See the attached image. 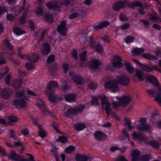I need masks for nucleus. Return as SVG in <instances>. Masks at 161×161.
I'll list each match as a JSON object with an SVG mask.
<instances>
[{"label":"nucleus","instance_id":"obj_61","mask_svg":"<svg viewBox=\"0 0 161 161\" xmlns=\"http://www.w3.org/2000/svg\"><path fill=\"white\" fill-rule=\"evenodd\" d=\"M132 5V8H133L134 6L138 7H142V3L139 2H135L134 3L131 4Z\"/></svg>","mask_w":161,"mask_h":161},{"label":"nucleus","instance_id":"obj_64","mask_svg":"<svg viewBox=\"0 0 161 161\" xmlns=\"http://www.w3.org/2000/svg\"><path fill=\"white\" fill-rule=\"evenodd\" d=\"M85 108V106H80L77 108H75L76 109L77 113L81 112V111L84 110Z\"/></svg>","mask_w":161,"mask_h":161},{"label":"nucleus","instance_id":"obj_40","mask_svg":"<svg viewBox=\"0 0 161 161\" xmlns=\"http://www.w3.org/2000/svg\"><path fill=\"white\" fill-rule=\"evenodd\" d=\"M27 12H25L24 13L22 17L19 19V23L21 24H23L25 23L26 22V17L27 15Z\"/></svg>","mask_w":161,"mask_h":161},{"label":"nucleus","instance_id":"obj_33","mask_svg":"<svg viewBox=\"0 0 161 161\" xmlns=\"http://www.w3.org/2000/svg\"><path fill=\"white\" fill-rule=\"evenodd\" d=\"M13 31L15 34L18 35H20L25 33L24 31L20 28L16 27L14 28Z\"/></svg>","mask_w":161,"mask_h":161},{"label":"nucleus","instance_id":"obj_41","mask_svg":"<svg viewBox=\"0 0 161 161\" xmlns=\"http://www.w3.org/2000/svg\"><path fill=\"white\" fill-rule=\"evenodd\" d=\"M87 54V52L86 51H84L79 55V57L80 60H82L86 61L87 60L86 56Z\"/></svg>","mask_w":161,"mask_h":161},{"label":"nucleus","instance_id":"obj_54","mask_svg":"<svg viewBox=\"0 0 161 161\" xmlns=\"http://www.w3.org/2000/svg\"><path fill=\"white\" fill-rule=\"evenodd\" d=\"M52 125L53 128L54 130L58 133H60V131L58 128V123H55L54 122H53L52 124Z\"/></svg>","mask_w":161,"mask_h":161},{"label":"nucleus","instance_id":"obj_8","mask_svg":"<svg viewBox=\"0 0 161 161\" xmlns=\"http://www.w3.org/2000/svg\"><path fill=\"white\" fill-rule=\"evenodd\" d=\"M66 22L64 21L61 23L58 27L57 31L61 36H66L67 35V29L66 26Z\"/></svg>","mask_w":161,"mask_h":161},{"label":"nucleus","instance_id":"obj_15","mask_svg":"<svg viewBox=\"0 0 161 161\" xmlns=\"http://www.w3.org/2000/svg\"><path fill=\"white\" fill-rule=\"evenodd\" d=\"M46 5L49 9H56L60 8L61 4L56 1H52L46 4Z\"/></svg>","mask_w":161,"mask_h":161},{"label":"nucleus","instance_id":"obj_20","mask_svg":"<svg viewBox=\"0 0 161 161\" xmlns=\"http://www.w3.org/2000/svg\"><path fill=\"white\" fill-rule=\"evenodd\" d=\"M22 83V80L19 78L14 81L12 83V85L15 88L19 89L21 87Z\"/></svg>","mask_w":161,"mask_h":161},{"label":"nucleus","instance_id":"obj_60","mask_svg":"<svg viewBox=\"0 0 161 161\" xmlns=\"http://www.w3.org/2000/svg\"><path fill=\"white\" fill-rule=\"evenodd\" d=\"M0 153H1L4 156H6L7 153L4 148L0 145Z\"/></svg>","mask_w":161,"mask_h":161},{"label":"nucleus","instance_id":"obj_62","mask_svg":"<svg viewBox=\"0 0 161 161\" xmlns=\"http://www.w3.org/2000/svg\"><path fill=\"white\" fill-rule=\"evenodd\" d=\"M6 18L8 20L13 21L14 20V17L13 15L10 14H8L6 15Z\"/></svg>","mask_w":161,"mask_h":161},{"label":"nucleus","instance_id":"obj_3","mask_svg":"<svg viewBox=\"0 0 161 161\" xmlns=\"http://www.w3.org/2000/svg\"><path fill=\"white\" fill-rule=\"evenodd\" d=\"M140 125H138V129L141 131H147L148 132L152 131L153 128L149 124H146L147 119L145 118H142L139 120Z\"/></svg>","mask_w":161,"mask_h":161},{"label":"nucleus","instance_id":"obj_17","mask_svg":"<svg viewBox=\"0 0 161 161\" xmlns=\"http://www.w3.org/2000/svg\"><path fill=\"white\" fill-rule=\"evenodd\" d=\"M13 93L12 90L9 88H5L0 92V95L3 97L7 98L9 95H11Z\"/></svg>","mask_w":161,"mask_h":161},{"label":"nucleus","instance_id":"obj_13","mask_svg":"<svg viewBox=\"0 0 161 161\" xmlns=\"http://www.w3.org/2000/svg\"><path fill=\"white\" fill-rule=\"evenodd\" d=\"M8 157V159L15 161H20L21 158V156L13 150L11 151V153Z\"/></svg>","mask_w":161,"mask_h":161},{"label":"nucleus","instance_id":"obj_50","mask_svg":"<svg viewBox=\"0 0 161 161\" xmlns=\"http://www.w3.org/2000/svg\"><path fill=\"white\" fill-rule=\"evenodd\" d=\"M88 87L91 89H94L97 87V85L96 82H92L88 85Z\"/></svg>","mask_w":161,"mask_h":161},{"label":"nucleus","instance_id":"obj_43","mask_svg":"<svg viewBox=\"0 0 161 161\" xmlns=\"http://www.w3.org/2000/svg\"><path fill=\"white\" fill-rule=\"evenodd\" d=\"M22 49L21 48H19L18 49V55L19 56V57L21 58H22L26 59L27 58H28V57L26 55H23L21 53V51L22 50Z\"/></svg>","mask_w":161,"mask_h":161},{"label":"nucleus","instance_id":"obj_21","mask_svg":"<svg viewBox=\"0 0 161 161\" xmlns=\"http://www.w3.org/2000/svg\"><path fill=\"white\" fill-rule=\"evenodd\" d=\"M135 75L140 81H143L144 75L142 71L139 69H136Z\"/></svg>","mask_w":161,"mask_h":161},{"label":"nucleus","instance_id":"obj_45","mask_svg":"<svg viewBox=\"0 0 161 161\" xmlns=\"http://www.w3.org/2000/svg\"><path fill=\"white\" fill-rule=\"evenodd\" d=\"M45 17L47 20L49 22H52L53 20V16L48 14H46Z\"/></svg>","mask_w":161,"mask_h":161},{"label":"nucleus","instance_id":"obj_36","mask_svg":"<svg viewBox=\"0 0 161 161\" xmlns=\"http://www.w3.org/2000/svg\"><path fill=\"white\" fill-rule=\"evenodd\" d=\"M142 57L143 58L149 60L154 59L156 58V57L152 55L149 53L143 54L142 55Z\"/></svg>","mask_w":161,"mask_h":161},{"label":"nucleus","instance_id":"obj_58","mask_svg":"<svg viewBox=\"0 0 161 161\" xmlns=\"http://www.w3.org/2000/svg\"><path fill=\"white\" fill-rule=\"evenodd\" d=\"M111 106L113 108L117 109L119 106H121V105L120 104V103L119 101L118 103H117L114 102L112 103Z\"/></svg>","mask_w":161,"mask_h":161},{"label":"nucleus","instance_id":"obj_6","mask_svg":"<svg viewBox=\"0 0 161 161\" xmlns=\"http://www.w3.org/2000/svg\"><path fill=\"white\" fill-rule=\"evenodd\" d=\"M28 101V98L27 96H24L23 98L19 99H17L13 102V105L19 108H25L27 107V101Z\"/></svg>","mask_w":161,"mask_h":161},{"label":"nucleus","instance_id":"obj_25","mask_svg":"<svg viewBox=\"0 0 161 161\" xmlns=\"http://www.w3.org/2000/svg\"><path fill=\"white\" fill-rule=\"evenodd\" d=\"M144 51V50L143 48H136L132 50V53L134 55H140L142 54Z\"/></svg>","mask_w":161,"mask_h":161},{"label":"nucleus","instance_id":"obj_23","mask_svg":"<svg viewBox=\"0 0 161 161\" xmlns=\"http://www.w3.org/2000/svg\"><path fill=\"white\" fill-rule=\"evenodd\" d=\"M101 101L103 108L107 106H108V105L110 104L109 101L106 97L105 96H104L101 97Z\"/></svg>","mask_w":161,"mask_h":161},{"label":"nucleus","instance_id":"obj_55","mask_svg":"<svg viewBox=\"0 0 161 161\" xmlns=\"http://www.w3.org/2000/svg\"><path fill=\"white\" fill-rule=\"evenodd\" d=\"M99 24L101 28H102L109 25V23L108 21H103L100 22Z\"/></svg>","mask_w":161,"mask_h":161},{"label":"nucleus","instance_id":"obj_47","mask_svg":"<svg viewBox=\"0 0 161 161\" xmlns=\"http://www.w3.org/2000/svg\"><path fill=\"white\" fill-rule=\"evenodd\" d=\"M9 132L10 134V137L13 138L15 140H17V137L15 135V132L13 130H10Z\"/></svg>","mask_w":161,"mask_h":161},{"label":"nucleus","instance_id":"obj_49","mask_svg":"<svg viewBox=\"0 0 161 161\" xmlns=\"http://www.w3.org/2000/svg\"><path fill=\"white\" fill-rule=\"evenodd\" d=\"M142 67L141 68L147 72H152V69L151 68L147 66L144 65L143 64L142 66Z\"/></svg>","mask_w":161,"mask_h":161},{"label":"nucleus","instance_id":"obj_9","mask_svg":"<svg viewBox=\"0 0 161 161\" xmlns=\"http://www.w3.org/2000/svg\"><path fill=\"white\" fill-rule=\"evenodd\" d=\"M117 80L120 85L124 86L128 85L130 83L129 79L125 75L118 77Z\"/></svg>","mask_w":161,"mask_h":161},{"label":"nucleus","instance_id":"obj_26","mask_svg":"<svg viewBox=\"0 0 161 161\" xmlns=\"http://www.w3.org/2000/svg\"><path fill=\"white\" fill-rule=\"evenodd\" d=\"M88 159V158L87 156L80 154L77 155L76 158L77 161H87Z\"/></svg>","mask_w":161,"mask_h":161},{"label":"nucleus","instance_id":"obj_28","mask_svg":"<svg viewBox=\"0 0 161 161\" xmlns=\"http://www.w3.org/2000/svg\"><path fill=\"white\" fill-rule=\"evenodd\" d=\"M160 116L157 114L153 115L150 118L151 121L153 123H157L160 119Z\"/></svg>","mask_w":161,"mask_h":161},{"label":"nucleus","instance_id":"obj_27","mask_svg":"<svg viewBox=\"0 0 161 161\" xmlns=\"http://www.w3.org/2000/svg\"><path fill=\"white\" fill-rule=\"evenodd\" d=\"M37 106L41 108L45 109V107L44 102L40 98L38 99L36 101Z\"/></svg>","mask_w":161,"mask_h":161},{"label":"nucleus","instance_id":"obj_14","mask_svg":"<svg viewBox=\"0 0 161 161\" xmlns=\"http://www.w3.org/2000/svg\"><path fill=\"white\" fill-rule=\"evenodd\" d=\"M73 11L76 12L72 13L69 16V18L70 19H72L78 17V15H82L84 14V11L81 10L80 8H73L72 9Z\"/></svg>","mask_w":161,"mask_h":161},{"label":"nucleus","instance_id":"obj_31","mask_svg":"<svg viewBox=\"0 0 161 161\" xmlns=\"http://www.w3.org/2000/svg\"><path fill=\"white\" fill-rule=\"evenodd\" d=\"M76 112V109L75 108L70 109L65 112L64 115L66 116H69L77 113Z\"/></svg>","mask_w":161,"mask_h":161},{"label":"nucleus","instance_id":"obj_44","mask_svg":"<svg viewBox=\"0 0 161 161\" xmlns=\"http://www.w3.org/2000/svg\"><path fill=\"white\" fill-rule=\"evenodd\" d=\"M55 59V56L53 54L50 55L47 59V62L49 63L53 62Z\"/></svg>","mask_w":161,"mask_h":161},{"label":"nucleus","instance_id":"obj_11","mask_svg":"<svg viewBox=\"0 0 161 161\" xmlns=\"http://www.w3.org/2000/svg\"><path fill=\"white\" fill-rule=\"evenodd\" d=\"M119 100L120 104L122 106H127L131 100V98L127 96H124L121 97H118L117 98Z\"/></svg>","mask_w":161,"mask_h":161},{"label":"nucleus","instance_id":"obj_4","mask_svg":"<svg viewBox=\"0 0 161 161\" xmlns=\"http://www.w3.org/2000/svg\"><path fill=\"white\" fill-rule=\"evenodd\" d=\"M140 152L137 150H133L132 152V161H149V158L146 155L139 157Z\"/></svg>","mask_w":161,"mask_h":161},{"label":"nucleus","instance_id":"obj_48","mask_svg":"<svg viewBox=\"0 0 161 161\" xmlns=\"http://www.w3.org/2000/svg\"><path fill=\"white\" fill-rule=\"evenodd\" d=\"M105 110L106 113L107 115L110 114L112 113V110L110 107V105H108L103 108Z\"/></svg>","mask_w":161,"mask_h":161},{"label":"nucleus","instance_id":"obj_35","mask_svg":"<svg viewBox=\"0 0 161 161\" xmlns=\"http://www.w3.org/2000/svg\"><path fill=\"white\" fill-rule=\"evenodd\" d=\"M75 147L72 145H70L67 148L65 149V152L67 153H71L75 149Z\"/></svg>","mask_w":161,"mask_h":161},{"label":"nucleus","instance_id":"obj_38","mask_svg":"<svg viewBox=\"0 0 161 161\" xmlns=\"http://www.w3.org/2000/svg\"><path fill=\"white\" fill-rule=\"evenodd\" d=\"M8 119L12 122H16L19 120V118L18 117L13 115L9 116L8 117Z\"/></svg>","mask_w":161,"mask_h":161},{"label":"nucleus","instance_id":"obj_2","mask_svg":"<svg viewBox=\"0 0 161 161\" xmlns=\"http://www.w3.org/2000/svg\"><path fill=\"white\" fill-rule=\"evenodd\" d=\"M58 83L55 81L52 80L50 81L47 85V90L52 91L49 93V97L51 98V100L54 101L56 98L57 96L55 93V92L53 91L54 88L59 87Z\"/></svg>","mask_w":161,"mask_h":161},{"label":"nucleus","instance_id":"obj_34","mask_svg":"<svg viewBox=\"0 0 161 161\" xmlns=\"http://www.w3.org/2000/svg\"><path fill=\"white\" fill-rule=\"evenodd\" d=\"M149 144L154 148H158L161 146V144L157 141L153 140L149 142Z\"/></svg>","mask_w":161,"mask_h":161},{"label":"nucleus","instance_id":"obj_18","mask_svg":"<svg viewBox=\"0 0 161 161\" xmlns=\"http://www.w3.org/2000/svg\"><path fill=\"white\" fill-rule=\"evenodd\" d=\"M64 98L67 102L71 103L74 102L75 100L76 97L75 94H68L65 95Z\"/></svg>","mask_w":161,"mask_h":161},{"label":"nucleus","instance_id":"obj_29","mask_svg":"<svg viewBox=\"0 0 161 161\" xmlns=\"http://www.w3.org/2000/svg\"><path fill=\"white\" fill-rule=\"evenodd\" d=\"M38 58V55L36 53H33L28 56L29 61L32 62H36Z\"/></svg>","mask_w":161,"mask_h":161},{"label":"nucleus","instance_id":"obj_1","mask_svg":"<svg viewBox=\"0 0 161 161\" xmlns=\"http://www.w3.org/2000/svg\"><path fill=\"white\" fill-rule=\"evenodd\" d=\"M112 62V66L115 68H122L124 64H125V66L127 70L130 74H133L134 69L133 68L130 62H126L120 56L116 55L114 56L111 60Z\"/></svg>","mask_w":161,"mask_h":161},{"label":"nucleus","instance_id":"obj_52","mask_svg":"<svg viewBox=\"0 0 161 161\" xmlns=\"http://www.w3.org/2000/svg\"><path fill=\"white\" fill-rule=\"evenodd\" d=\"M98 100L97 97H93V99L91 101L92 105H97L98 104Z\"/></svg>","mask_w":161,"mask_h":161},{"label":"nucleus","instance_id":"obj_53","mask_svg":"<svg viewBox=\"0 0 161 161\" xmlns=\"http://www.w3.org/2000/svg\"><path fill=\"white\" fill-rule=\"evenodd\" d=\"M11 76L10 75H8L5 77V82L7 85H10V80Z\"/></svg>","mask_w":161,"mask_h":161},{"label":"nucleus","instance_id":"obj_12","mask_svg":"<svg viewBox=\"0 0 161 161\" xmlns=\"http://www.w3.org/2000/svg\"><path fill=\"white\" fill-rule=\"evenodd\" d=\"M40 49L43 55H47L50 52V47L49 45L46 43H44L42 45Z\"/></svg>","mask_w":161,"mask_h":161},{"label":"nucleus","instance_id":"obj_56","mask_svg":"<svg viewBox=\"0 0 161 161\" xmlns=\"http://www.w3.org/2000/svg\"><path fill=\"white\" fill-rule=\"evenodd\" d=\"M38 132L39 133V136L42 138H43L46 136V133L45 131L41 130L38 131Z\"/></svg>","mask_w":161,"mask_h":161},{"label":"nucleus","instance_id":"obj_42","mask_svg":"<svg viewBox=\"0 0 161 161\" xmlns=\"http://www.w3.org/2000/svg\"><path fill=\"white\" fill-rule=\"evenodd\" d=\"M35 12L36 14L38 16H42L43 13V11L42 9L41 8L39 7H38L36 9Z\"/></svg>","mask_w":161,"mask_h":161},{"label":"nucleus","instance_id":"obj_24","mask_svg":"<svg viewBox=\"0 0 161 161\" xmlns=\"http://www.w3.org/2000/svg\"><path fill=\"white\" fill-rule=\"evenodd\" d=\"M2 42L3 45L5 46L7 50L10 51L13 49V47L11 45L7 39L3 40Z\"/></svg>","mask_w":161,"mask_h":161},{"label":"nucleus","instance_id":"obj_5","mask_svg":"<svg viewBox=\"0 0 161 161\" xmlns=\"http://www.w3.org/2000/svg\"><path fill=\"white\" fill-rule=\"evenodd\" d=\"M104 88L106 89H109L114 92L118 91V82L117 80L109 81L104 84Z\"/></svg>","mask_w":161,"mask_h":161},{"label":"nucleus","instance_id":"obj_7","mask_svg":"<svg viewBox=\"0 0 161 161\" xmlns=\"http://www.w3.org/2000/svg\"><path fill=\"white\" fill-rule=\"evenodd\" d=\"M147 92L151 96L154 97V100L156 101L161 107V92L157 93L155 91L152 90H147Z\"/></svg>","mask_w":161,"mask_h":161},{"label":"nucleus","instance_id":"obj_37","mask_svg":"<svg viewBox=\"0 0 161 161\" xmlns=\"http://www.w3.org/2000/svg\"><path fill=\"white\" fill-rule=\"evenodd\" d=\"M68 141V138L64 136H60L57 140V141L62 143H64Z\"/></svg>","mask_w":161,"mask_h":161},{"label":"nucleus","instance_id":"obj_19","mask_svg":"<svg viewBox=\"0 0 161 161\" xmlns=\"http://www.w3.org/2000/svg\"><path fill=\"white\" fill-rule=\"evenodd\" d=\"M100 64V62L97 59L92 60L89 64V66L92 69H97L98 68Z\"/></svg>","mask_w":161,"mask_h":161},{"label":"nucleus","instance_id":"obj_16","mask_svg":"<svg viewBox=\"0 0 161 161\" xmlns=\"http://www.w3.org/2000/svg\"><path fill=\"white\" fill-rule=\"evenodd\" d=\"M94 136L95 139L97 141H101L106 139L107 136L100 131H96L94 134Z\"/></svg>","mask_w":161,"mask_h":161},{"label":"nucleus","instance_id":"obj_59","mask_svg":"<svg viewBox=\"0 0 161 161\" xmlns=\"http://www.w3.org/2000/svg\"><path fill=\"white\" fill-rule=\"evenodd\" d=\"M25 67L27 69L30 70L34 67V65L32 63H28L25 64Z\"/></svg>","mask_w":161,"mask_h":161},{"label":"nucleus","instance_id":"obj_30","mask_svg":"<svg viewBox=\"0 0 161 161\" xmlns=\"http://www.w3.org/2000/svg\"><path fill=\"white\" fill-rule=\"evenodd\" d=\"M149 81L156 86H158V84L157 79L154 76L150 75L149 76Z\"/></svg>","mask_w":161,"mask_h":161},{"label":"nucleus","instance_id":"obj_63","mask_svg":"<svg viewBox=\"0 0 161 161\" xmlns=\"http://www.w3.org/2000/svg\"><path fill=\"white\" fill-rule=\"evenodd\" d=\"M26 92L27 94L29 95H32L33 96H36V94L32 90H30V89L28 88L26 89Z\"/></svg>","mask_w":161,"mask_h":161},{"label":"nucleus","instance_id":"obj_10","mask_svg":"<svg viewBox=\"0 0 161 161\" xmlns=\"http://www.w3.org/2000/svg\"><path fill=\"white\" fill-rule=\"evenodd\" d=\"M126 5L125 2L124 1H119L116 2L113 5L114 10L115 11H118L120 9L124 8Z\"/></svg>","mask_w":161,"mask_h":161},{"label":"nucleus","instance_id":"obj_46","mask_svg":"<svg viewBox=\"0 0 161 161\" xmlns=\"http://www.w3.org/2000/svg\"><path fill=\"white\" fill-rule=\"evenodd\" d=\"M15 94L16 96L18 97H22L25 94V90H22L20 91H16L15 92Z\"/></svg>","mask_w":161,"mask_h":161},{"label":"nucleus","instance_id":"obj_57","mask_svg":"<svg viewBox=\"0 0 161 161\" xmlns=\"http://www.w3.org/2000/svg\"><path fill=\"white\" fill-rule=\"evenodd\" d=\"M69 89V86H68L66 84H64L63 85H61V89L62 91H66Z\"/></svg>","mask_w":161,"mask_h":161},{"label":"nucleus","instance_id":"obj_32","mask_svg":"<svg viewBox=\"0 0 161 161\" xmlns=\"http://www.w3.org/2000/svg\"><path fill=\"white\" fill-rule=\"evenodd\" d=\"M72 79L77 84H80L82 82L81 77L77 75H75L72 76Z\"/></svg>","mask_w":161,"mask_h":161},{"label":"nucleus","instance_id":"obj_22","mask_svg":"<svg viewBox=\"0 0 161 161\" xmlns=\"http://www.w3.org/2000/svg\"><path fill=\"white\" fill-rule=\"evenodd\" d=\"M86 127V125L84 123H79L75 125V129L76 130L80 131L83 130Z\"/></svg>","mask_w":161,"mask_h":161},{"label":"nucleus","instance_id":"obj_51","mask_svg":"<svg viewBox=\"0 0 161 161\" xmlns=\"http://www.w3.org/2000/svg\"><path fill=\"white\" fill-rule=\"evenodd\" d=\"M103 48L102 46L100 44H97L96 47V50L97 52L98 53H101L103 52Z\"/></svg>","mask_w":161,"mask_h":161},{"label":"nucleus","instance_id":"obj_39","mask_svg":"<svg viewBox=\"0 0 161 161\" xmlns=\"http://www.w3.org/2000/svg\"><path fill=\"white\" fill-rule=\"evenodd\" d=\"M135 40V37L132 36H128L125 39V41L127 44L131 43Z\"/></svg>","mask_w":161,"mask_h":161}]
</instances>
